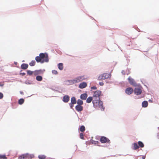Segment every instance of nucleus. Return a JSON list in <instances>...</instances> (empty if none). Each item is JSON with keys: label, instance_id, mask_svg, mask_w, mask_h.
Wrapping results in <instances>:
<instances>
[{"label": "nucleus", "instance_id": "12", "mask_svg": "<svg viewBox=\"0 0 159 159\" xmlns=\"http://www.w3.org/2000/svg\"><path fill=\"white\" fill-rule=\"evenodd\" d=\"M83 107L81 105H77L75 107V109L78 111H81L83 110Z\"/></svg>", "mask_w": 159, "mask_h": 159}, {"label": "nucleus", "instance_id": "40", "mask_svg": "<svg viewBox=\"0 0 159 159\" xmlns=\"http://www.w3.org/2000/svg\"><path fill=\"white\" fill-rule=\"evenodd\" d=\"M143 159H144L145 158V157L144 156H143L142 157Z\"/></svg>", "mask_w": 159, "mask_h": 159}, {"label": "nucleus", "instance_id": "7", "mask_svg": "<svg viewBox=\"0 0 159 159\" xmlns=\"http://www.w3.org/2000/svg\"><path fill=\"white\" fill-rule=\"evenodd\" d=\"M85 79L84 76H79L74 79L75 83H79Z\"/></svg>", "mask_w": 159, "mask_h": 159}, {"label": "nucleus", "instance_id": "9", "mask_svg": "<svg viewBox=\"0 0 159 159\" xmlns=\"http://www.w3.org/2000/svg\"><path fill=\"white\" fill-rule=\"evenodd\" d=\"M125 92L127 94L129 95L133 93V89L131 88H128L125 89Z\"/></svg>", "mask_w": 159, "mask_h": 159}, {"label": "nucleus", "instance_id": "27", "mask_svg": "<svg viewBox=\"0 0 159 159\" xmlns=\"http://www.w3.org/2000/svg\"><path fill=\"white\" fill-rule=\"evenodd\" d=\"M38 157L39 159H45L46 157L44 155H40L38 156Z\"/></svg>", "mask_w": 159, "mask_h": 159}, {"label": "nucleus", "instance_id": "18", "mask_svg": "<svg viewBox=\"0 0 159 159\" xmlns=\"http://www.w3.org/2000/svg\"><path fill=\"white\" fill-rule=\"evenodd\" d=\"M58 66L59 69L60 70H62L63 68V64L62 63H60L58 64Z\"/></svg>", "mask_w": 159, "mask_h": 159}, {"label": "nucleus", "instance_id": "19", "mask_svg": "<svg viewBox=\"0 0 159 159\" xmlns=\"http://www.w3.org/2000/svg\"><path fill=\"white\" fill-rule=\"evenodd\" d=\"M36 80L39 81H41L43 80V77L42 76L38 75L36 77Z\"/></svg>", "mask_w": 159, "mask_h": 159}, {"label": "nucleus", "instance_id": "6", "mask_svg": "<svg viewBox=\"0 0 159 159\" xmlns=\"http://www.w3.org/2000/svg\"><path fill=\"white\" fill-rule=\"evenodd\" d=\"M100 141V142L102 143H111L110 141L108 139L103 136L101 137Z\"/></svg>", "mask_w": 159, "mask_h": 159}, {"label": "nucleus", "instance_id": "35", "mask_svg": "<svg viewBox=\"0 0 159 159\" xmlns=\"http://www.w3.org/2000/svg\"><path fill=\"white\" fill-rule=\"evenodd\" d=\"M3 97V94L0 92V99H2Z\"/></svg>", "mask_w": 159, "mask_h": 159}, {"label": "nucleus", "instance_id": "11", "mask_svg": "<svg viewBox=\"0 0 159 159\" xmlns=\"http://www.w3.org/2000/svg\"><path fill=\"white\" fill-rule=\"evenodd\" d=\"M87 86V83L85 82H83L81 83L79 85V87L80 89H83L86 87Z\"/></svg>", "mask_w": 159, "mask_h": 159}, {"label": "nucleus", "instance_id": "1", "mask_svg": "<svg viewBox=\"0 0 159 159\" xmlns=\"http://www.w3.org/2000/svg\"><path fill=\"white\" fill-rule=\"evenodd\" d=\"M47 54L45 53H40L39 56H37L35 57V60L37 62H40L43 63L44 62H48L49 60Z\"/></svg>", "mask_w": 159, "mask_h": 159}, {"label": "nucleus", "instance_id": "20", "mask_svg": "<svg viewBox=\"0 0 159 159\" xmlns=\"http://www.w3.org/2000/svg\"><path fill=\"white\" fill-rule=\"evenodd\" d=\"M93 100V97H89L87 98L86 100V102L88 103H90Z\"/></svg>", "mask_w": 159, "mask_h": 159}, {"label": "nucleus", "instance_id": "10", "mask_svg": "<svg viewBox=\"0 0 159 159\" xmlns=\"http://www.w3.org/2000/svg\"><path fill=\"white\" fill-rule=\"evenodd\" d=\"M70 100V97L67 95H66L63 97V101L64 102H67Z\"/></svg>", "mask_w": 159, "mask_h": 159}, {"label": "nucleus", "instance_id": "34", "mask_svg": "<svg viewBox=\"0 0 159 159\" xmlns=\"http://www.w3.org/2000/svg\"><path fill=\"white\" fill-rule=\"evenodd\" d=\"M74 104H72L71 103H69V105L70 106V107L72 109L74 107Z\"/></svg>", "mask_w": 159, "mask_h": 159}, {"label": "nucleus", "instance_id": "3", "mask_svg": "<svg viewBox=\"0 0 159 159\" xmlns=\"http://www.w3.org/2000/svg\"><path fill=\"white\" fill-rule=\"evenodd\" d=\"M34 154H30L27 153L21 155L19 156V159H30L34 158Z\"/></svg>", "mask_w": 159, "mask_h": 159}, {"label": "nucleus", "instance_id": "15", "mask_svg": "<svg viewBox=\"0 0 159 159\" xmlns=\"http://www.w3.org/2000/svg\"><path fill=\"white\" fill-rule=\"evenodd\" d=\"M28 67V65L27 64L23 63L21 65V68L23 70L26 69Z\"/></svg>", "mask_w": 159, "mask_h": 159}, {"label": "nucleus", "instance_id": "14", "mask_svg": "<svg viewBox=\"0 0 159 159\" xmlns=\"http://www.w3.org/2000/svg\"><path fill=\"white\" fill-rule=\"evenodd\" d=\"M88 95L86 93H84L82 94L81 95L80 98L82 100H85L87 98V97Z\"/></svg>", "mask_w": 159, "mask_h": 159}, {"label": "nucleus", "instance_id": "32", "mask_svg": "<svg viewBox=\"0 0 159 159\" xmlns=\"http://www.w3.org/2000/svg\"><path fill=\"white\" fill-rule=\"evenodd\" d=\"M80 138L81 139H84V134H83V133H80Z\"/></svg>", "mask_w": 159, "mask_h": 159}, {"label": "nucleus", "instance_id": "22", "mask_svg": "<svg viewBox=\"0 0 159 159\" xmlns=\"http://www.w3.org/2000/svg\"><path fill=\"white\" fill-rule=\"evenodd\" d=\"M27 74L29 75H33L34 71H32L30 70H27Z\"/></svg>", "mask_w": 159, "mask_h": 159}, {"label": "nucleus", "instance_id": "26", "mask_svg": "<svg viewBox=\"0 0 159 159\" xmlns=\"http://www.w3.org/2000/svg\"><path fill=\"white\" fill-rule=\"evenodd\" d=\"M35 64V61L34 60L32 61L31 62L29 63V65L30 66H34Z\"/></svg>", "mask_w": 159, "mask_h": 159}, {"label": "nucleus", "instance_id": "39", "mask_svg": "<svg viewBox=\"0 0 159 159\" xmlns=\"http://www.w3.org/2000/svg\"><path fill=\"white\" fill-rule=\"evenodd\" d=\"M157 138L159 139V132L157 133Z\"/></svg>", "mask_w": 159, "mask_h": 159}, {"label": "nucleus", "instance_id": "38", "mask_svg": "<svg viewBox=\"0 0 159 159\" xmlns=\"http://www.w3.org/2000/svg\"><path fill=\"white\" fill-rule=\"evenodd\" d=\"M99 84L101 86H103L104 85V83L103 82H100Z\"/></svg>", "mask_w": 159, "mask_h": 159}, {"label": "nucleus", "instance_id": "37", "mask_svg": "<svg viewBox=\"0 0 159 159\" xmlns=\"http://www.w3.org/2000/svg\"><path fill=\"white\" fill-rule=\"evenodd\" d=\"M91 89H96L97 87L96 86H93L91 87Z\"/></svg>", "mask_w": 159, "mask_h": 159}, {"label": "nucleus", "instance_id": "21", "mask_svg": "<svg viewBox=\"0 0 159 159\" xmlns=\"http://www.w3.org/2000/svg\"><path fill=\"white\" fill-rule=\"evenodd\" d=\"M134 146L133 149L134 150H136L139 148V146H138L137 144L136 143H134L133 144Z\"/></svg>", "mask_w": 159, "mask_h": 159}, {"label": "nucleus", "instance_id": "2", "mask_svg": "<svg viewBox=\"0 0 159 159\" xmlns=\"http://www.w3.org/2000/svg\"><path fill=\"white\" fill-rule=\"evenodd\" d=\"M93 103L94 107L96 108H99L102 111L104 110L103 102L99 100H93Z\"/></svg>", "mask_w": 159, "mask_h": 159}, {"label": "nucleus", "instance_id": "8", "mask_svg": "<svg viewBox=\"0 0 159 159\" xmlns=\"http://www.w3.org/2000/svg\"><path fill=\"white\" fill-rule=\"evenodd\" d=\"M134 92L135 94L137 95H139L142 93V89L140 87H137L135 88L134 90Z\"/></svg>", "mask_w": 159, "mask_h": 159}, {"label": "nucleus", "instance_id": "5", "mask_svg": "<svg viewBox=\"0 0 159 159\" xmlns=\"http://www.w3.org/2000/svg\"><path fill=\"white\" fill-rule=\"evenodd\" d=\"M101 92L100 91L97 90L94 93L93 95V100H99L100 96L101 94Z\"/></svg>", "mask_w": 159, "mask_h": 159}, {"label": "nucleus", "instance_id": "29", "mask_svg": "<svg viewBox=\"0 0 159 159\" xmlns=\"http://www.w3.org/2000/svg\"><path fill=\"white\" fill-rule=\"evenodd\" d=\"M68 82L70 84V85H72L74 84H75L74 79L68 80Z\"/></svg>", "mask_w": 159, "mask_h": 159}, {"label": "nucleus", "instance_id": "13", "mask_svg": "<svg viewBox=\"0 0 159 159\" xmlns=\"http://www.w3.org/2000/svg\"><path fill=\"white\" fill-rule=\"evenodd\" d=\"M128 80H129V83L131 84L134 85L135 84L134 80L131 78L130 77H129L128 78Z\"/></svg>", "mask_w": 159, "mask_h": 159}, {"label": "nucleus", "instance_id": "16", "mask_svg": "<svg viewBox=\"0 0 159 159\" xmlns=\"http://www.w3.org/2000/svg\"><path fill=\"white\" fill-rule=\"evenodd\" d=\"M148 103L147 101H144L142 103V106L143 107H146L148 106Z\"/></svg>", "mask_w": 159, "mask_h": 159}, {"label": "nucleus", "instance_id": "41", "mask_svg": "<svg viewBox=\"0 0 159 159\" xmlns=\"http://www.w3.org/2000/svg\"><path fill=\"white\" fill-rule=\"evenodd\" d=\"M20 93L21 94H22V93H23V92H20Z\"/></svg>", "mask_w": 159, "mask_h": 159}, {"label": "nucleus", "instance_id": "30", "mask_svg": "<svg viewBox=\"0 0 159 159\" xmlns=\"http://www.w3.org/2000/svg\"><path fill=\"white\" fill-rule=\"evenodd\" d=\"M0 159H7V157L5 155L0 154Z\"/></svg>", "mask_w": 159, "mask_h": 159}, {"label": "nucleus", "instance_id": "23", "mask_svg": "<svg viewBox=\"0 0 159 159\" xmlns=\"http://www.w3.org/2000/svg\"><path fill=\"white\" fill-rule=\"evenodd\" d=\"M77 103L78 105L81 106V105L83 104V102L82 100L80 99H78L77 102Z\"/></svg>", "mask_w": 159, "mask_h": 159}, {"label": "nucleus", "instance_id": "24", "mask_svg": "<svg viewBox=\"0 0 159 159\" xmlns=\"http://www.w3.org/2000/svg\"><path fill=\"white\" fill-rule=\"evenodd\" d=\"M85 130V127L83 125L81 126L80 128V130L81 132H84Z\"/></svg>", "mask_w": 159, "mask_h": 159}, {"label": "nucleus", "instance_id": "28", "mask_svg": "<svg viewBox=\"0 0 159 159\" xmlns=\"http://www.w3.org/2000/svg\"><path fill=\"white\" fill-rule=\"evenodd\" d=\"M138 144L140 147L143 148L144 147V145L143 143L141 141H139L138 142Z\"/></svg>", "mask_w": 159, "mask_h": 159}, {"label": "nucleus", "instance_id": "4", "mask_svg": "<svg viewBox=\"0 0 159 159\" xmlns=\"http://www.w3.org/2000/svg\"><path fill=\"white\" fill-rule=\"evenodd\" d=\"M111 77L110 74L108 73H104L100 75L98 77V80H104L106 79L110 78Z\"/></svg>", "mask_w": 159, "mask_h": 159}, {"label": "nucleus", "instance_id": "25", "mask_svg": "<svg viewBox=\"0 0 159 159\" xmlns=\"http://www.w3.org/2000/svg\"><path fill=\"white\" fill-rule=\"evenodd\" d=\"M24 102V100L23 98L20 99L18 101V103L19 104H22Z\"/></svg>", "mask_w": 159, "mask_h": 159}, {"label": "nucleus", "instance_id": "36", "mask_svg": "<svg viewBox=\"0 0 159 159\" xmlns=\"http://www.w3.org/2000/svg\"><path fill=\"white\" fill-rule=\"evenodd\" d=\"M20 74L21 75L24 76V75H25V73H24V72L20 73Z\"/></svg>", "mask_w": 159, "mask_h": 159}, {"label": "nucleus", "instance_id": "17", "mask_svg": "<svg viewBox=\"0 0 159 159\" xmlns=\"http://www.w3.org/2000/svg\"><path fill=\"white\" fill-rule=\"evenodd\" d=\"M71 103H72V104H76V100L75 98L74 97H72L71 99Z\"/></svg>", "mask_w": 159, "mask_h": 159}, {"label": "nucleus", "instance_id": "31", "mask_svg": "<svg viewBox=\"0 0 159 159\" xmlns=\"http://www.w3.org/2000/svg\"><path fill=\"white\" fill-rule=\"evenodd\" d=\"M39 74V70H35L34 71L33 75H36Z\"/></svg>", "mask_w": 159, "mask_h": 159}, {"label": "nucleus", "instance_id": "33", "mask_svg": "<svg viewBox=\"0 0 159 159\" xmlns=\"http://www.w3.org/2000/svg\"><path fill=\"white\" fill-rule=\"evenodd\" d=\"M52 72L53 74L55 75H57V71L55 70H52Z\"/></svg>", "mask_w": 159, "mask_h": 159}]
</instances>
